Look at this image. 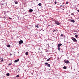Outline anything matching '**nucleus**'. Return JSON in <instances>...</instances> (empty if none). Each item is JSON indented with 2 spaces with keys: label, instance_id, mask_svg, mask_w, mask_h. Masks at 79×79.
I'll return each instance as SVG.
<instances>
[{
  "label": "nucleus",
  "instance_id": "obj_7",
  "mask_svg": "<svg viewBox=\"0 0 79 79\" xmlns=\"http://www.w3.org/2000/svg\"><path fill=\"white\" fill-rule=\"evenodd\" d=\"M19 59H17V60H15L14 62L15 63H17V62H18V61H19Z\"/></svg>",
  "mask_w": 79,
  "mask_h": 79
},
{
  "label": "nucleus",
  "instance_id": "obj_15",
  "mask_svg": "<svg viewBox=\"0 0 79 79\" xmlns=\"http://www.w3.org/2000/svg\"><path fill=\"white\" fill-rule=\"evenodd\" d=\"M15 4H18V2L17 1L15 2Z\"/></svg>",
  "mask_w": 79,
  "mask_h": 79
},
{
  "label": "nucleus",
  "instance_id": "obj_20",
  "mask_svg": "<svg viewBox=\"0 0 79 79\" xmlns=\"http://www.w3.org/2000/svg\"><path fill=\"white\" fill-rule=\"evenodd\" d=\"M38 5H39V6H41V3H39V4H38Z\"/></svg>",
  "mask_w": 79,
  "mask_h": 79
},
{
  "label": "nucleus",
  "instance_id": "obj_14",
  "mask_svg": "<svg viewBox=\"0 0 79 79\" xmlns=\"http://www.w3.org/2000/svg\"><path fill=\"white\" fill-rule=\"evenodd\" d=\"M11 47V45H7V47Z\"/></svg>",
  "mask_w": 79,
  "mask_h": 79
},
{
  "label": "nucleus",
  "instance_id": "obj_3",
  "mask_svg": "<svg viewBox=\"0 0 79 79\" xmlns=\"http://www.w3.org/2000/svg\"><path fill=\"white\" fill-rule=\"evenodd\" d=\"M55 22L56 24H57V25H60V22L57 21H55Z\"/></svg>",
  "mask_w": 79,
  "mask_h": 79
},
{
  "label": "nucleus",
  "instance_id": "obj_16",
  "mask_svg": "<svg viewBox=\"0 0 79 79\" xmlns=\"http://www.w3.org/2000/svg\"><path fill=\"white\" fill-rule=\"evenodd\" d=\"M16 77H19V75H17V76H16Z\"/></svg>",
  "mask_w": 79,
  "mask_h": 79
},
{
  "label": "nucleus",
  "instance_id": "obj_23",
  "mask_svg": "<svg viewBox=\"0 0 79 79\" xmlns=\"http://www.w3.org/2000/svg\"><path fill=\"white\" fill-rule=\"evenodd\" d=\"M54 3H55V4H56V3H57V2L56 1H55V2H54Z\"/></svg>",
  "mask_w": 79,
  "mask_h": 79
},
{
  "label": "nucleus",
  "instance_id": "obj_29",
  "mask_svg": "<svg viewBox=\"0 0 79 79\" xmlns=\"http://www.w3.org/2000/svg\"><path fill=\"white\" fill-rule=\"evenodd\" d=\"M55 31H56V30H54L53 31V32H55Z\"/></svg>",
  "mask_w": 79,
  "mask_h": 79
},
{
  "label": "nucleus",
  "instance_id": "obj_1",
  "mask_svg": "<svg viewBox=\"0 0 79 79\" xmlns=\"http://www.w3.org/2000/svg\"><path fill=\"white\" fill-rule=\"evenodd\" d=\"M44 64L45 65V66H48V67H50V65L47 62L45 63Z\"/></svg>",
  "mask_w": 79,
  "mask_h": 79
},
{
  "label": "nucleus",
  "instance_id": "obj_2",
  "mask_svg": "<svg viewBox=\"0 0 79 79\" xmlns=\"http://www.w3.org/2000/svg\"><path fill=\"white\" fill-rule=\"evenodd\" d=\"M71 39L73 41V42H77V40H76V39L75 38L72 37Z\"/></svg>",
  "mask_w": 79,
  "mask_h": 79
},
{
  "label": "nucleus",
  "instance_id": "obj_11",
  "mask_svg": "<svg viewBox=\"0 0 79 79\" xmlns=\"http://www.w3.org/2000/svg\"><path fill=\"white\" fill-rule=\"evenodd\" d=\"M25 55H28V52H27L25 53Z\"/></svg>",
  "mask_w": 79,
  "mask_h": 79
},
{
  "label": "nucleus",
  "instance_id": "obj_32",
  "mask_svg": "<svg viewBox=\"0 0 79 79\" xmlns=\"http://www.w3.org/2000/svg\"><path fill=\"white\" fill-rule=\"evenodd\" d=\"M63 3V4H64V3Z\"/></svg>",
  "mask_w": 79,
  "mask_h": 79
},
{
  "label": "nucleus",
  "instance_id": "obj_10",
  "mask_svg": "<svg viewBox=\"0 0 79 79\" xmlns=\"http://www.w3.org/2000/svg\"><path fill=\"white\" fill-rule=\"evenodd\" d=\"M0 59H2L1 62H3V61H4L3 59L1 58Z\"/></svg>",
  "mask_w": 79,
  "mask_h": 79
},
{
  "label": "nucleus",
  "instance_id": "obj_22",
  "mask_svg": "<svg viewBox=\"0 0 79 79\" xmlns=\"http://www.w3.org/2000/svg\"><path fill=\"white\" fill-rule=\"evenodd\" d=\"M11 64H11V63H9V66H10V65H11Z\"/></svg>",
  "mask_w": 79,
  "mask_h": 79
},
{
  "label": "nucleus",
  "instance_id": "obj_24",
  "mask_svg": "<svg viewBox=\"0 0 79 79\" xmlns=\"http://www.w3.org/2000/svg\"><path fill=\"white\" fill-rule=\"evenodd\" d=\"M58 47V50L60 51V47Z\"/></svg>",
  "mask_w": 79,
  "mask_h": 79
},
{
  "label": "nucleus",
  "instance_id": "obj_25",
  "mask_svg": "<svg viewBox=\"0 0 79 79\" xmlns=\"http://www.w3.org/2000/svg\"><path fill=\"white\" fill-rule=\"evenodd\" d=\"M60 36H61V37H63V34H61L60 35Z\"/></svg>",
  "mask_w": 79,
  "mask_h": 79
},
{
  "label": "nucleus",
  "instance_id": "obj_28",
  "mask_svg": "<svg viewBox=\"0 0 79 79\" xmlns=\"http://www.w3.org/2000/svg\"><path fill=\"white\" fill-rule=\"evenodd\" d=\"M9 18L10 19H12V18H11L10 17H9Z\"/></svg>",
  "mask_w": 79,
  "mask_h": 79
},
{
  "label": "nucleus",
  "instance_id": "obj_5",
  "mask_svg": "<svg viewBox=\"0 0 79 79\" xmlns=\"http://www.w3.org/2000/svg\"><path fill=\"white\" fill-rule=\"evenodd\" d=\"M23 40H21L19 42V44H23Z\"/></svg>",
  "mask_w": 79,
  "mask_h": 79
},
{
  "label": "nucleus",
  "instance_id": "obj_17",
  "mask_svg": "<svg viewBox=\"0 0 79 79\" xmlns=\"http://www.w3.org/2000/svg\"><path fill=\"white\" fill-rule=\"evenodd\" d=\"M75 37H76V38H77V37H78V35H75Z\"/></svg>",
  "mask_w": 79,
  "mask_h": 79
},
{
  "label": "nucleus",
  "instance_id": "obj_19",
  "mask_svg": "<svg viewBox=\"0 0 79 79\" xmlns=\"http://www.w3.org/2000/svg\"><path fill=\"white\" fill-rule=\"evenodd\" d=\"M63 68H64V69H66V66H64V67H63Z\"/></svg>",
  "mask_w": 79,
  "mask_h": 79
},
{
  "label": "nucleus",
  "instance_id": "obj_26",
  "mask_svg": "<svg viewBox=\"0 0 79 79\" xmlns=\"http://www.w3.org/2000/svg\"><path fill=\"white\" fill-rule=\"evenodd\" d=\"M60 7H61V6H63V7H64V6H62V5H61L60 6Z\"/></svg>",
  "mask_w": 79,
  "mask_h": 79
},
{
  "label": "nucleus",
  "instance_id": "obj_31",
  "mask_svg": "<svg viewBox=\"0 0 79 79\" xmlns=\"http://www.w3.org/2000/svg\"><path fill=\"white\" fill-rule=\"evenodd\" d=\"M7 68H6V69H7Z\"/></svg>",
  "mask_w": 79,
  "mask_h": 79
},
{
  "label": "nucleus",
  "instance_id": "obj_18",
  "mask_svg": "<svg viewBox=\"0 0 79 79\" xmlns=\"http://www.w3.org/2000/svg\"><path fill=\"white\" fill-rule=\"evenodd\" d=\"M6 76H10V73H7L6 74Z\"/></svg>",
  "mask_w": 79,
  "mask_h": 79
},
{
  "label": "nucleus",
  "instance_id": "obj_13",
  "mask_svg": "<svg viewBox=\"0 0 79 79\" xmlns=\"http://www.w3.org/2000/svg\"><path fill=\"white\" fill-rule=\"evenodd\" d=\"M35 27H36L37 28H39V27L38 25H35Z\"/></svg>",
  "mask_w": 79,
  "mask_h": 79
},
{
  "label": "nucleus",
  "instance_id": "obj_30",
  "mask_svg": "<svg viewBox=\"0 0 79 79\" xmlns=\"http://www.w3.org/2000/svg\"><path fill=\"white\" fill-rule=\"evenodd\" d=\"M77 11H78V12H79V10H77Z\"/></svg>",
  "mask_w": 79,
  "mask_h": 79
},
{
  "label": "nucleus",
  "instance_id": "obj_4",
  "mask_svg": "<svg viewBox=\"0 0 79 79\" xmlns=\"http://www.w3.org/2000/svg\"><path fill=\"white\" fill-rule=\"evenodd\" d=\"M64 62L65 63H66L68 64V63H69V62L68 60H64Z\"/></svg>",
  "mask_w": 79,
  "mask_h": 79
},
{
  "label": "nucleus",
  "instance_id": "obj_27",
  "mask_svg": "<svg viewBox=\"0 0 79 79\" xmlns=\"http://www.w3.org/2000/svg\"><path fill=\"white\" fill-rule=\"evenodd\" d=\"M68 2H66V4H68Z\"/></svg>",
  "mask_w": 79,
  "mask_h": 79
},
{
  "label": "nucleus",
  "instance_id": "obj_12",
  "mask_svg": "<svg viewBox=\"0 0 79 79\" xmlns=\"http://www.w3.org/2000/svg\"><path fill=\"white\" fill-rule=\"evenodd\" d=\"M50 58H49V59H47V61H50Z\"/></svg>",
  "mask_w": 79,
  "mask_h": 79
},
{
  "label": "nucleus",
  "instance_id": "obj_33",
  "mask_svg": "<svg viewBox=\"0 0 79 79\" xmlns=\"http://www.w3.org/2000/svg\"><path fill=\"white\" fill-rule=\"evenodd\" d=\"M78 60H79V59Z\"/></svg>",
  "mask_w": 79,
  "mask_h": 79
},
{
  "label": "nucleus",
  "instance_id": "obj_8",
  "mask_svg": "<svg viewBox=\"0 0 79 79\" xmlns=\"http://www.w3.org/2000/svg\"><path fill=\"white\" fill-rule=\"evenodd\" d=\"M29 12H30V13H31V12H32V11H33V10L32 9H30L29 10Z\"/></svg>",
  "mask_w": 79,
  "mask_h": 79
},
{
  "label": "nucleus",
  "instance_id": "obj_21",
  "mask_svg": "<svg viewBox=\"0 0 79 79\" xmlns=\"http://www.w3.org/2000/svg\"><path fill=\"white\" fill-rule=\"evenodd\" d=\"M74 14L73 13H71V15H73V16H74Z\"/></svg>",
  "mask_w": 79,
  "mask_h": 79
},
{
  "label": "nucleus",
  "instance_id": "obj_6",
  "mask_svg": "<svg viewBox=\"0 0 79 79\" xmlns=\"http://www.w3.org/2000/svg\"><path fill=\"white\" fill-rule=\"evenodd\" d=\"M61 45H62V44H61V43L59 44H58L57 47H60V46H61Z\"/></svg>",
  "mask_w": 79,
  "mask_h": 79
},
{
  "label": "nucleus",
  "instance_id": "obj_9",
  "mask_svg": "<svg viewBox=\"0 0 79 79\" xmlns=\"http://www.w3.org/2000/svg\"><path fill=\"white\" fill-rule=\"evenodd\" d=\"M71 22H72V23H75V21L74 20H71Z\"/></svg>",
  "mask_w": 79,
  "mask_h": 79
}]
</instances>
